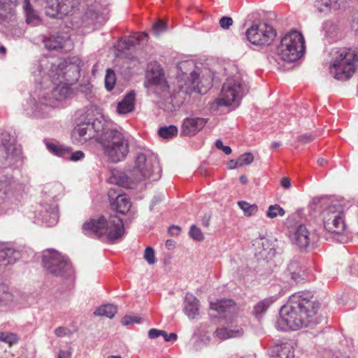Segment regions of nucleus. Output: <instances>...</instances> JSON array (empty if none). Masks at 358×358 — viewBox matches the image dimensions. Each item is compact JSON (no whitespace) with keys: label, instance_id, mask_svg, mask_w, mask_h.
Listing matches in <instances>:
<instances>
[{"label":"nucleus","instance_id":"obj_1","mask_svg":"<svg viewBox=\"0 0 358 358\" xmlns=\"http://www.w3.org/2000/svg\"><path fill=\"white\" fill-rule=\"evenodd\" d=\"M312 299L310 292H301L292 294L288 303L280 308L276 328L284 331H296L320 323L316 316L320 303Z\"/></svg>","mask_w":358,"mask_h":358},{"label":"nucleus","instance_id":"obj_2","mask_svg":"<svg viewBox=\"0 0 358 358\" xmlns=\"http://www.w3.org/2000/svg\"><path fill=\"white\" fill-rule=\"evenodd\" d=\"M101 150L107 160L111 163H117L124 160L129 150L127 136L122 129H117L106 123L102 133L97 138Z\"/></svg>","mask_w":358,"mask_h":358},{"label":"nucleus","instance_id":"obj_3","mask_svg":"<svg viewBox=\"0 0 358 358\" xmlns=\"http://www.w3.org/2000/svg\"><path fill=\"white\" fill-rule=\"evenodd\" d=\"M81 60L77 57L67 58L62 62H54L45 58L41 61L40 72L47 73L52 80L61 79L69 85L74 84L80 77Z\"/></svg>","mask_w":358,"mask_h":358},{"label":"nucleus","instance_id":"obj_4","mask_svg":"<svg viewBox=\"0 0 358 358\" xmlns=\"http://www.w3.org/2000/svg\"><path fill=\"white\" fill-rule=\"evenodd\" d=\"M83 233L90 237H106L110 242L120 238L124 233V224L119 217L110 215L92 218L83 225Z\"/></svg>","mask_w":358,"mask_h":358},{"label":"nucleus","instance_id":"obj_5","mask_svg":"<svg viewBox=\"0 0 358 358\" xmlns=\"http://www.w3.org/2000/svg\"><path fill=\"white\" fill-rule=\"evenodd\" d=\"M162 168L157 156L150 150L138 152L132 171L134 180L141 182L144 180H157L160 178Z\"/></svg>","mask_w":358,"mask_h":358},{"label":"nucleus","instance_id":"obj_6","mask_svg":"<svg viewBox=\"0 0 358 358\" xmlns=\"http://www.w3.org/2000/svg\"><path fill=\"white\" fill-rule=\"evenodd\" d=\"M357 54L348 48L339 49L333 57L329 66V73L338 80L345 81L350 78L355 72Z\"/></svg>","mask_w":358,"mask_h":358},{"label":"nucleus","instance_id":"obj_7","mask_svg":"<svg viewBox=\"0 0 358 358\" xmlns=\"http://www.w3.org/2000/svg\"><path fill=\"white\" fill-rule=\"evenodd\" d=\"M42 262L46 271L54 276L71 278L74 275V269L68 257L55 249L43 251Z\"/></svg>","mask_w":358,"mask_h":358},{"label":"nucleus","instance_id":"obj_8","mask_svg":"<svg viewBox=\"0 0 358 358\" xmlns=\"http://www.w3.org/2000/svg\"><path fill=\"white\" fill-rule=\"evenodd\" d=\"M305 51V41L302 34L293 30L287 33L280 41L277 48L278 56L285 62H293L303 55Z\"/></svg>","mask_w":358,"mask_h":358},{"label":"nucleus","instance_id":"obj_9","mask_svg":"<svg viewBox=\"0 0 358 358\" xmlns=\"http://www.w3.org/2000/svg\"><path fill=\"white\" fill-rule=\"evenodd\" d=\"M246 92H248L247 86L240 76L229 77L222 85L217 104L219 106L238 104L243 94Z\"/></svg>","mask_w":358,"mask_h":358},{"label":"nucleus","instance_id":"obj_10","mask_svg":"<svg viewBox=\"0 0 358 358\" xmlns=\"http://www.w3.org/2000/svg\"><path fill=\"white\" fill-rule=\"evenodd\" d=\"M106 123L101 120L95 119L93 121L90 120L82 122L73 129L71 133L73 141L77 143L83 144L88 140L96 136L98 138L100 133H102Z\"/></svg>","mask_w":358,"mask_h":358},{"label":"nucleus","instance_id":"obj_11","mask_svg":"<svg viewBox=\"0 0 358 358\" xmlns=\"http://www.w3.org/2000/svg\"><path fill=\"white\" fill-rule=\"evenodd\" d=\"M29 217L34 218V222L37 224L54 226L59 220L57 204L56 202L43 201L36 207L35 211L31 213Z\"/></svg>","mask_w":358,"mask_h":358},{"label":"nucleus","instance_id":"obj_12","mask_svg":"<svg viewBox=\"0 0 358 358\" xmlns=\"http://www.w3.org/2000/svg\"><path fill=\"white\" fill-rule=\"evenodd\" d=\"M323 222L329 232L342 234L345 229L343 206L337 203L329 206L323 211Z\"/></svg>","mask_w":358,"mask_h":358},{"label":"nucleus","instance_id":"obj_13","mask_svg":"<svg viewBox=\"0 0 358 358\" xmlns=\"http://www.w3.org/2000/svg\"><path fill=\"white\" fill-rule=\"evenodd\" d=\"M80 0H48L45 13L52 18L75 15L80 10Z\"/></svg>","mask_w":358,"mask_h":358},{"label":"nucleus","instance_id":"obj_14","mask_svg":"<svg viewBox=\"0 0 358 358\" xmlns=\"http://www.w3.org/2000/svg\"><path fill=\"white\" fill-rule=\"evenodd\" d=\"M245 34L248 40L255 45H269L276 36L274 29L266 23L252 24Z\"/></svg>","mask_w":358,"mask_h":358},{"label":"nucleus","instance_id":"obj_15","mask_svg":"<svg viewBox=\"0 0 358 358\" xmlns=\"http://www.w3.org/2000/svg\"><path fill=\"white\" fill-rule=\"evenodd\" d=\"M50 80L53 85L50 94L48 96H44L40 99V103L45 106H53V100L62 101L69 98L72 94V90L69 87L70 85L61 79L57 81L52 79Z\"/></svg>","mask_w":358,"mask_h":358},{"label":"nucleus","instance_id":"obj_16","mask_svg":"<svg viewBox=\"0 0 358 358\" xmlns=\"http://www.w3.org/2000/svg\"><path fill=\"white\" fill-rule=\"evenodd\" d=\"M86 9L81 17L80 22L75 21L77 27H89L91 25H100L105 22L104 17L100 13L101 5L91 1L86 3Z\"/></svg>","mask_w":358,"mask_h":358},{"label":"nucleus","instance_id":"obj_17","mask_svg":"<svg viewBox=\"0 0 358 358\" xmlns=\"http://www.w3.org/2000/svg\"><path fill=\"white\" fill-rule=\"evenodd\" d=\"M145 87L157 94L168 92L169 86L164 78L163 70L159 66L156 69L148 70L146 74Z\"/></svg>","mask_w":358,"mask_h":358},{"label":"nucleus","instance_id":"obj_18","mask_svg":"<svg viewBox=\"0 0 358 358\" xmlns=\"http://www.w3.org/2000/svg\"><path fill=\"white\" fill-rule=\"evenodd\" d=\"M17 4V0H0V24L6 29L15 22L14 8Z\"/></svg>","mask_w":358,"mask_h":358},{"label":"nucleus","instance_id":"obj_19","mask_svg":"<svg viewBox=\"0 0 358 358\" xmlns=\"http://www.w3.org/2000/svg\"><path fill=\"white\" fill-rule=\"evenodd\" d=\"M208 119L199 117H188L183 120L181 125V136H193L206 124Z\"/></svg>","mask_w":358,"mask_h":358},{"label":"nucleus","instance_id":"obj_20","mask_svg":"<svg viewBox=\"0 0 358 358\" xmlns=\"http://www.w3.org/2000/svg\"><path fill=\"white\" fill-rule=\"evenodd\" d=\"M48 150L52 154L66 158L73 162H77L84 158L85 154L83 151L78 150L72 152L69 147H65L60 145H56L52 143H46Z\"/></svg>","mask_w":358,"mask_h":358},{"label":"nucleus","instance_id":"obj_21","mask_svg":"<svg viewBox=\"0 0 358 358\" xmlns=\"http://www.w3.org/2000/svg\"><path fill=\"white\" fill-rule=\"evenodd\" d=\"M115 189H110L108 196L111 208L120 214H126L131 208V202L125 194H119L117 196Z\"/></svg>","mask_w":358,"mask_h":358},{"label":"nucleus","instance_id":"obj_22","mask_svg":"<svg viewBox=\"0 0 358 358\" xmlns=\"http://www.w3.org/2000/svg\"><path fill=\"white\" fill-rule=\"evenodd\" d=\"M190 78L192 86L185 90L182 88L178 92V96H180V94H185L190 93L192 91L197 92L199 94H205L212 86V78H209L204 80H200L199 75L195 71H192L190 73Z\"/></svg>","mask_w":358,"mask_h":358},{"label":"nucleus","instance_id":"obj_23","mask_svg":"<svg viewBox=\"0 0 358 358\" xmlns=\"http://www.w3.org/2000/svg\"><path fill=\"white\" fill-rule=\"evenodd\" d=\"M310 240V233L306 226L303 224L299 225L293 236V241L294 243L300 249H306L309 245Z\"/></svg>","mask_w":358,"mask_h":358},{"label":"nucleus","instance_id":"obj_24","mask_svg":"<svg viewBox=\"0 0 358 358\" xmlns=\"http://www.w3.org/2000/svg\"><path fill=\"white\" fill-rule=\"evenodd\" d=\"M271 358H294L293 347L290 343H277L270 349Z\"/></svg>","mask_w":358,"mask_h":358},{"label":"nucleus","instance_id":"obj_25","mask_svg":"<svg viewBox=\"0 0 358 358\" xmlns=\"http://www.w3.org/2000/svg\"><path fill=\"white\" fill-rule=\"evenodd\" d=\"M184 311L190 319H194L199 312V301L193 294L187 293L184 301Z\"/></svg>","mask_w":358,"mask_h":358},{"label":"nucleus","instance_id":"obj_26","mask_svg":"<svg viewBox=\"0 0 358 358\" xmlns=\"http://www.w3.org/2000/svg\"><path fill=\"white\" fill-rule=\"evenodd\" d=\"M275 241L266 239V238H261L260 243H257L259 245H261L259 248V251L258 252V255L260 259H271L275 255Z\"/></svg>","mask_w":358,"mask_h":358},{"label":"nucleus","instance_id":"obj_27","mask_svg":"<svg viewBox=\"0 0 358 358\" xmlns=\"http://www.w3.org/2000/svg\"><path fill=\"white\" fill-rule=\"evenodd\" d=\"M210 308L216 310L219 314H223L227 317L228 314L234 313L236 307L231 299H222L215 303H210Z\"/></svg>","mask_w":358,"mask_h":358},{"label":"nucleus","instance_id":"obj_28","mask_svg":"<svg viewBox=\"0 0 358 358\" xmlns=\"http://www.w3.org/2000/svg\"><path fill=\"white\" fill-rule=\"evenodd\" d=\"M136 94L134 91L127 93L123 99L117 103V112L120 115L127 114L134 110Z\"/></svg>","mask_w":358,"mask_h":358},{"label":"nucleus","instance_id":"obj_29","mask_svg":"<svg viewBox=\"0 0 358 358\" xmlns=\"http://www.w3.org/2000/svg\"><path fill=\"white\" fill-rule=\"evenodd\" d=\"M63 186L59 182H50L44 185L43 193L46 196L45 201L55 202V199L62 193Z\"/></svg>","mask_w":358,"mask_h":358},{"label":"nucleus","instance_id":"obj_30","mask_svg":"<svg viewBox=\"0 0 358 358\" xmlns=\"http://www.w3.org/2000/svg\"><path fill=\"white\" fill-rule=\"evenodd\" d=\"M25 6L24 10L26 13V23L31 27H36L42 23V20L37 10H34L29 0H24Z\"/></svg>","mask_w":358,"mask_h":358},{"label":"nucleus","instance_id":"obj_31","mask_svg":"<svg viewBox=\"0 0 358 358\" xmlns=\"http://www.w3.org/2000/svg\"><path fill=\"white\" fill-rule=\"evenodd\" d=\"M67 41V38L60 35H52L44 40V44L47 49L57 50L64 48Z\"/></svg>","mask_w":358,"mask_h":358},{"label":"nucleus","instance_id":"obj_32","mask_svg":"<svg viewBox=\"0 0 358 358\" xmlns=\"http://www.w3.org/2000/svg\"><path fill=\"white\" fill-rule=\"evenodd\" d=\"M10 195V185L6 181H0V214L4 213Z\"/></svg>","mask_w":358,"mask_h":358},{"label":"nucleus","instance_id":"obj_33","mask_svg":"<svg viewBox=\"0 0 358 358\" xmlns=\"http://www.w3.org/2000/svg\"><path fill=\"white\" fill-rule=\"evenodd\" d=\"M275 301L273 296L266 298L258 302L253 308L252 315L257 319H260L266 312L269 306Z\"/></svg>","mask_w":358,"mask_h":358},{"label":"nucleus","instance_id":"obj_34","mask_svg":"<svg viewBox=\"0 0 358 358\" xmlns=\"http://www.w3.org/2000/svg\"><path fill=\"white\" fill-rule=\"evenodd\" d=\"M339 0H316L315 7L320 13H329L331 9L337 10L340 8Z\"/></svg>","mask_w":358,"mask_h":358},{"label":"nucleus","instance_id":"obj_35","mask_svg":"<svg viewBox=\"0 0 358 358\" xmlns=\"http://www.w3.org/2000/svg\"><path fill=\"white\" fill-rule=\"evenodd\" d=\"M242 329H231L227 328L217 329L213 334L215 337L220 340H225L229 338L238 337L243 334Z\"/></svg>","mask_w":358,"mask_h":358},{"label":"nucleus","instance_id":"obj_36","mask_svg":"<svg viewBox=\"0 0 358 358\" xmlns=\"http://www.w3.org/2000/svg\"><path fill=\"white\" fill-rule=\"evenodd\" d=\"M117 310V306L111 303L103 304L98 307L94 312L96 316H104L108 318H113Z\"/></svg>","mask_w":358,"mask_h":358},{"label":"nucleus","instance_id":"obj_37","mask_svg":"<svg viewBox=\"0 0 358 358\" xmlns=\"http://www.w3.org/2000/svg\"><path fill=\"white\" fill-rule=\"evenodd\" d=\"M0 141L1 144L5 148L7 155L13 153V151L15 150V138L9 133L6 131L1 133L0 136Z\"/></svg>","mask_w":358,"mask_h":358},{"label":"nucleus","instance_id":"obj_38","mask_svg":"<svg viewBox=\"0 0 358 358\" xmlns=\"http://www.w3.org/2000/svg\"><path fill=\"white\" fill-rule=\"evenodd\" d=\"M158 134L163 138H172L177 135L178 128L174 125L162 127L159 128Z\"/></svg>","mask_w":358,"mask_h":358},{"label":"nucleus","instance_id":"obj_39","mask_svg":"<svg viewBox=\"0 0 358 358\" xmlns=\"http://www.w3.org/2000/svg\"><path fill=\"white\" fill-rule=\"evenodd\" d=\"M254 160V157L250 152H246L241 155L235 162V165H231V169H236L245 165L250 164Z\"/></svg>","mask_w":358,"mask_h":358},{"label":"nucleus","instance_id":"obj_40","mask_svg":"<svg viewBox=\"0 0 358 358\" xmlns=\"http://www.w3.org/2000/svg\"><path fill=\"white\" fill-rule=\"evenodd\" d=\"M238 205L240 207V208L243 210L245 215L248 216L255 215L258 210L257 205H251L249 203L244 201H238Z\"/></svg>","mask_w":358,"mask_h":358},{"label":"nucleus","instance_id":"obj_41","mask_svg":"<svg viewBox=\"0 0 358 358\" xmlns=\"http://www.w3.org/2000/svg\"><path fill=\"white\" fill-rule=\"evenodd\" d=\"M116 82V76L114 71L108 69L105 76V87L108 91H111L114 88Z\"/></svg>","mask_w":358,"mask_h":358},{"label":"nucleus","instance_id":"obj_42","mask_svg":"<svg viewBox=\"0 0 358 358\" xmlns=\"http://www.w3.org/2000/svg\"><path fill=\"white\" fill-rule=\"evenodd\" d=\"M285 214V210L278 204L271 205L266 212V216L269 218H275L278 215L283 216Z\"/></svg>","mask_w":358,"mask_h":358},{"label":"nucleus","instance_id":"obj_43","mask_svg":"<svg viewBox=\"0 0 358 358\" xmlns=\"http://www.w3.org/2000/svg\"><path fill=\"white\" fill-rule=\"evenodd\" d=\"M141 317L136 315H126L121 320V323L124 326H128L132 324H141Z\"/></svg>","mask_w":358,"mask_h":358},{"label":"nucleus","instance_id":"obj_44","mask_svg":"<svg viewBox=\"0 0 358 358\" xmlns=\"http://www.w3.org/2000/svg\"><path fill=\"white\" fill-rule=\"evenodd\" d=\"M288 271H289L292 278L296 280L300 276V271L299 268V262L296 260H294L288 265Z\"/></svg>","mask_w":358,"mask_h":358},{"label":"nucleus","instance_id":"obj_45","mask_svg":"<svg viewBox=\"0 0 358 358\" xmlns=\"http://www.w3.org/2000/svg\"><path fill=\"white\" fill-rule=\"evenodd\" d=\"M189 234L191 238L196 241H202L204 239L203 234L196 225H192L190 227Z\"/></svg>","mask_w":358,"mask_h":358},{"label":"nucleus","instance_id":"obj_46","mask_svg":"<svg viewBox=\"0 0 358 358\" xmlns=\"http://www.w3.org/2000/svg\"><path fill=\"white\" fill-rule=\"evenodd\" d=\"M143 258L150 265H153L156 263L155 251L152 247H147L145 248Z\"/></svg>","mask_w":358,"mask_h":358},{"label":"nucleus","instance_id":"obj_47","mask_svg":"<svg viewBox=\"0 0 358 358\" xmlns=\"http://www.w3.org/2000/svg\"><path fill=\"white\" fill-rule=\"evenodd\" d=\"M138 41V38L135 36H127L124 38L121 43L123 45V48L129 50L134 46Z\"/></svg>","mask_w":358,"mask_h":358},{"label":"nucleus","instance_id":"obj_48","mask_svg":"<svg viewBox=\"0 0 358 358\" xmlns=\"http://www.w3.org/2000/svg\"><path fill=\"white\" fill-rule=\"evenodd\" d=\"M110 180L112 182L117 183L119 186L124 187H129V178L124 173L120 174L118 178L117 176H114Z\"/></svg>","mask_w":358,"mask_h":358},{"label":"nucleus","instance_id":"obj_49","mask_svg":"<svg viewBox=\"0 0 358 358\" xmlns=\"http://www.w3.org/2000/svg\"><path fill=\"white\" fill-rule=\"evenodd\" d=\"M92 85L89 80L84 81L79 85V90L85 96L90 94L92 92Z\"/></svg>","mask_w":358,"mask_h":358},{"label":"nucleus","instance_id":"obj_50","mask_svg":"<svg viewBox=\"0 0 358 358\" xmlns=\"http://www.w3.org/2000/svg\"><path fill=\"white\" fill-rule=\"evenodd\" d=\"M166 30V24L162 21H157L152 25V31L155 36H159L160 33Z\"/></svg>","mask_w":358,"mask_h":358},{"label":"nucleus","instance_id":"obj_51","mask_svg":"<svg viewBox=\"0 0 358 358\" xmlns=\"http://www.w3.org/2000/svg\"><path fill=\"white\" fill-rule=\"evenodd\" d=\"M233 24V20L230 17H222L220 20V25L222 29H227Z\"/></svg>","mask_w":358,"mask_h":358},{"label":"nucleus","instance_id":"obj_52","mask_svg":"<svg viewBox=\"0 0 358 358\" xmlns=\"http://www.w3.org/2000/svg\"><path fill=\"white\" fill-rule=\"evenodd\" d=\"M55 334L57 337H64L65 336L71 335V331L66 327H59L55 330Z\"/></svg>","mask_w":358,"mask_h":358},{"label":"nucleus","instance_id":"obj_53","mask_svg":"<svg viewBox=\"0 0 358 358\" xmlns=\"http://www.w3.org/2000/svg\"><path fill=\"white\" fill-rule=\"evenodd\" d=\"M163 334H165V331L159 330L157 329H150L148 331V337L150 339H155L159 336H162Z\"/></svg>","mask_w":358,"mask_h":358},{"label":"nucleus","instance_id":"obj_54","mask_svg":"<svg viewBox=\"0 0 358 358\" xmlns=\"http://www.w3.org/2000/svg\"><path fill=\"white\" fill-rule=\"evenodd\" d=\"M6 338L5 343H8L10 346L16 343L19 340L17 336L13 333L6 332Z\"/></svg>","mask_w":358,"mask_h":358},{"label":"nucleus","instance_id":"obj_55","mask_svg":"<svg viewBox=\"0 0 358 358\" xmlns=\"http://www.w3.org/2000/svg\"><path fill=\"white\" fill-rule=\"evenodd\" d=\"M215 146L222 150L226 155H229L231 153V149L229 146L224 145L222 141L221 140H217L215 142Z\"/></svg>","mask_w":358,"mask_h":358},{"label":"nucleus","instance_id":"obj_56","mask_svg":"<svg viewBox=\"0 0 358 358\" xmlns=\"http://www.w3.org/2000/svg\"><path fill=\"white\" fill-rule=\"evenodd\" d=\"M314 139V137L311 134H302L298 136L297 140L299 142H301L303 143H308L311 141H313Z\"/></svg>","mask_w":358,"mask_h":358},{"label":"nucleus","instance_id":"obj_57","mask_svg":"<svg viewBox=\"0 0 358 358\" xmlns=\"http://www.w3.org/2000/svg\"><path fill=\"white\" fill-rule=\"evenodd\" d=\"M162 336L164 337V341L166 342H169L171 341H176L178 338V336L176 334L171 333V334H168L166 331H165V334H163Z\"/></svg>","mask_w":358,"mask_h":358},{"label":"nucleus","instance_id":"obj_58","mask_svg":"<svg viewBox=\"0 0 358 358\" xmlns=\"http://www.w3.org/2000/svg\"><path fill=\"white\" fill-rule=\"evenodd\" d=\"M180 231V227L176 225H172L169 227V232L171 236H177Z\"/></svg>","mask_w":358,"mask_h":358},{"label":"nucleus","instance_id":"obj_59","mask_svg":"<svg viewBox=\"0 0 358 358\" xmlns=\"http://www.w3.org/2000/svg\"><path fill=\"white\" fill-rule=\"evenodd\" d=\"M281 186L285 189H289L291 187V182L289 178L287 177H284L281 179L280 181Z\"/></svg>","mask_w":358,"mask_h":358},{"label":"nucleus","instance_id":"obj_60","mask_svg":"<svg viewBox=\"0 0 358 358\" xmlns=\"http://www.w3.org/2000/svg\"><path fill=\"white\" fill-rule=\"evenodd\" d=\"M163 199V196L162 195H157V196H155L152 201V203H151V205H150V208L152 209L153 208L154 206L157 205V203H159V202H161Z\"/></svg>","mask_w":358,"mask_h":358},{"label":"nucleus","instance_id":"obj_61","mask_svg":"<svg viewBox=\"0 0 358 358\" xmlns=\"http://www.w3.org/2000/svg\"><path fill=\"white\" fill-rule=\"evenodd\" d=\"M210 215L208 214H206L201 220L203 226L206 227H208L210 225Z\"/></svg>","mask_w":358,"mask_h":358},{"label":"nucleus","instance_id":"obj_62","mask_svg":"<svg viewBox=\"0 0 358 358\" xmlns=\"http://www.w3.org/2000/svg\"><path fill=\"white\" fill-rule=\"evenodd\" d=\"M71 354L68 351L60 350L57 358H70Z\"/></svg>","mask_w":358,"mask_h":358},{"label":"nucleus","instance_id":"obj_63","mask_svg":"<svg viewBox=\"0 0 358 358\" xmlns=\"http://www.w3.org/2000/svg\"><path fill=\"white\" fill-rule=\"evenodd\" d=\"M26 253H27V257H30V260H32L34 257V252L32 250H31L30 248H29L28 250H26Z\"/></svg>","mask_w":358,"mask_h":358},{"label":"nucleus","instance_id":"obj_64","mask_svg":"<svg viewBox=\"0 0 358 358\" xmlns=\"http://www.w3.org/2000/svg\"><path fill=\"white\" fill-rule=\"evenodd\" d=\"M317 163L320 166H324L326 164H327V161L324 158H320L317 160Z\"/></svg>","mask_w":358,"mask_h":358}]
</instances>
